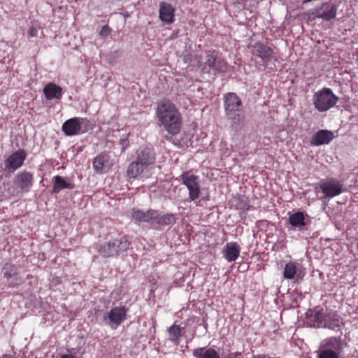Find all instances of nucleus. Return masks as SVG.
Here are the masks:
<instances>
[{
  "label": "nucleus",
  "mask_w": 358,
  "mask_h": 358,
  "mask_svg": "<svg viewBox=\"0 0 358 358\" xmlns=\"http://www.w3.org/2000/svg\"><path fill=\"white\" fill-rule=\"evenodd\" d=\"M253 51L259 58H261L264 65L268 64V63L271 60L273 55V51L270 47L260 42L256 43L253 45Z\"/></svg>",
  "instance_id": "16"
},
{
  "label": "nucleus",
  "mask_w": 358,
  "mask_h": 358,
  "mask_svg": "<svg viewBox=\"0 0 358 358\" xmlns=\"http://www.w3.org/2000/svg\"><path fill=\"white\" fill-rule=\"evenodd\" d=\"M129 242L124 237L115 238L100 245L99 254L103 257H111L127 250Z\"/></svg>",
  "instance_id": "5"
},
{
  "label": "nucleus",
  "mask_w": 358,
  "mask_h": 358,
  "mask_svg": "<svg viewBox=\"0 0 358 358\" xmlns=\"http://www.w3.org/2000/svg\"><path fill=\"white\" fill-rule=\"evenodd\" d=\"M241 357V352H231L224 356V358H240Z\"/></svg>",
  "instance_id": "34"
},
{
  "label": "nucleus",
  "mask_w": 358,
  "mask_h": 358,
  "mask_svg": "<svg viewBox=\"0 0 358 358\" xmlns=\"http://www.w3.org/2000/svg\"><path fill=\"white\" fill-rule=\"evenodd\" d=\"M55 184L52 189V193H59L63 189H73V185L71 183H67L62 177L56 176L55 178Z\"/></svg>",
  "instance_id": "26"
},
{
  "label": "nucleus",
  "mask_w": 358,
  "mask_h": 358,
  "mask_svg": "<svg viewBox=\"0 0 358 358\" xmlns=\"http://www.w3.org/2000/svg\"><path fill=\"white\" fill-rule=\"evenodd\" d=\"M343 346L341 339L329 337L323 340L317 351V358H341Z\"/></svg>",
  "instance_id": "3"
},
{
  "label": "nucleus",
  "mask_w": 358,
  "mask_h": 358,
  "mask_svg": "<svg viewBox=\"0 0 358 358\" xmlns=\"http://www.w3.org/2000/svg\"><path fill=\"white\" fill-rule=\"evenodd\" d=\"M309 326L314 328L334 329L338 327V318L335 314L324 315L320 311H317L310 319Z\"/></svg>",
  "instance_id": "8"
},
{
  "label": "nucleus",
  "mask_w": 358,
  "mask_h": 358,
  "mask_svg": "<svg viewBox=\"0 0 358 358\" xmlns=\"http://www.w3.org/2000/svg\"><path fill=\"white\" fill-rule=\"evenodd\" d=\"M4 277L9 278L15 273V268L12 265H6L3 268Z\"/></svg>",
  "instance_id": "30"
},
{
  "label": "nucleus",
  "mask_w": 358,
  "mask_h": 358,
  "mask_svg": "<svg viewBox=\"0 0 358 358\" xmlns=\"http://www.w3.org/2000/svg\"><path fill=\"white\" fill-rule=\"evenodd\" d=\"M318 187L325 197L330 199L345 192L343 182L335 178H329L321 180Z\"/></svg>",
  "instance_id": "7"
},
{
  "label": "nucleus",
  "mask_w": 358,
  "mask_h": 358,
  "mask_svg": "<svg viewBox=\"0 0 358 358\" xmlns=\"http://www.w3.org/2000/svg\"><path fill=\"white\" fill-rule=\"evenodd\" d=\"M194 358H221L220 353L213 348H197L192 352Z\"/></svg>",
  "instance_id": "22"
},
{
  "label": "nucleus",
  "mask_w": 358,
  "mask_h": 358,
  "mask_svg": "<svg viewBox=\"0 0 358 358\" xmlns=\"http://www.w3.org/2000/svg\"><path fill=\"white\" fill-rule=\"evenodd\" d=\"M305 269L303 266L295 262H289L285 265L283 277L285 279L291 280L295 277L297 279H302L305 275Z\"/></svg>",
  "instance_id": "13"
},
{
  "label": "nucleus",
  "mask_w": 358,
  "mask_h": 358,
  "mask_svg": "<svg viewBox=\"0 0 358 358\" xmlns=\"http://www.w3.org/2000/svg\"><path fill=\"white\" fill-rule=\"evenodd\" d=\"M155 222L162 226L173 224L176 222V217L171 213L160 216L157 213V217L155 218Z\"/></svg>",
  "instance_id": "27"
},
{
  "label": "nucleus",
  "mask_w": 358,
  "mask_h": 358,
  "mask_svg": "<svg viewBox=\"0 0 358 358\" xmlns=\"http://www.w3.org/2000/svg\"><path fill=\"white\" fill-rule=\"evenodd\" d=\"M60 358H76V357L73 355H63L61 356Z\"/></svg>",
  "instance_id": "35"
},
{
  "label": "nucleus",
  "mask_w": 358,
  "mask_h": 358,
  "mask_svg": "<svg viewBox=\"0 0 358 358\" xmlns=\"http://www.w3.org/2000/svg\"><path fill=\"white\" fill-rule=\"evenodd\" d=\"M155 115L169 134L176 135L180 133L182 127L181 115L171 101L161 100L157 104Z\"/></svg>",
  "instance_id": "1"
},
{
  "label": "nucleus",
  "mask_w": 358,
  "mask_h": 358,
  "mask_svg": "<svg viewBox=\"0 0 358 358\" xmlns=\"http://www.w3.org/2000/svg\"><path fill=\"white\" fill-rule=\"evenodd\" d=\"M306 217H308L303 212L298 211L293 214H289V224L291 225V229H301L306 227Z\"/></svg>",
  "instance_id": "19"
},
{
  "label": "nucleus",
  "mask_w": 358,
  "mask_h": 358,
  "mask_svg": "<svg viewBox=\"0 0 358 358\" xmlns=\"http://www.w3.org/2000/svg\"><path fill=\"white\" fill-rule=\"evenodd\" d=\"M236 209L240 211V213H246L250 208V206L245 201L241 199L238 203L236 204Z\"/></svg>",
  "instance_id": "29"
},
{
  "label": "nucleus",
  "mask_w": 358,
  "mask_h": 358,
  "mask_svg": "<svg viewBox=\"0 0 358 358\" xmlns=\"http://www.w3.org/2000/svg\"><path fill=\"white\" fill-rule=\"evenodd\" d=\"M32 182L33 176L29 172L24 171L17 176L16 183L22 189L29 188L32 185Z\"/></svg>",
  "instance_id": "24"
},
{
  "label": "nucleus",
  "mask_w": 358,
  "mask_h": 358,
  "mask_svg": "<svg viewBox=\"0 0 358 358\" xmlns=\"http://www.w3.org/2000/svg\"><path fill=\"white\" fill-rule=\"evenodd\" d=\"M127 313V308L124 306L115 307L104 317L103 321L112 328H116L126 319Z\"/></svg>",
  "instance_id": "10"
},
{
  "label": "nucleus",
  "mask_w": 358,
  "mask_h": 358,
  "mask_svg": "<svg viewBox=\"0 0 358 358\" xmlns=\"http://www.w3.org/2000/svg\"><path fill=\"white\" fill-rule=\"evenodd\" d=\"M43 94L48 100L61 99L63 94L62 88L55 83H50L43 88Z\"/></svg>",
  "instance_id": "21"
},
{
  "label": "nucleus",
  "mask_w": 358,
  "mask_h": 358,
  "mask_svg": "<svg viewBox=\"0 0 358 358\" xmlns=\"http://www.w3.org/2000/svg\"><path fill=\"white\" fill-rule=\"evenodd\" d=\"M180 178L182 184L188 189L189 200L193 201L199 199L201 193L199 176L189 171H185L180 175Z\"/></svg>",
  "instance_id": "6"
},
{
  "label": "nucleus",
  "mask_w": 358,
  "mask_h": 358,
  "mask_svg": "<svg viewBox=\"0 0 358 358\" xmlns=\"http://www.w3.org/2000/svg\"><path fill=\"white\" fill-rule=\"evenodd\" d=\"M114 164V159L110 155L102 152L94 159L92 167L96 173L102 174L107 173Z\"/></svg>",
  "instance_id": "9"
},
{
  "label": "nucleus",
  "mask_w": 358,
  "mask_h": 358,
  "mask_svg": "<svg viewBox=\"0 0 358 358\" xmlns=\"http://www.w3.org/2000/svg\"><path fill=\"white\" fill-rule=\"evenodd\" d=\"M338 101L330 88L324 87L315 92L313 96V103L315 108L320 112L327 111L333 108Z\"/></svg>",
  "instance_id": "4"
},
{
  "label": "nucleus",
  "mask_w": 358,
  "mask_h": 358,
  "mask_svg": "<svg viewBox=\"0 0 358 358\" xmlns=\"http://www.w3.org/2000/svg\"><path fill=\"white\" fill-rule=\"evenodd\" d=\"M175 10L173 6L166 2H162L159 4V19L168 24L173 22Z\"/></svg>",
  "instance_id": "20"
},
{
  "label": "nucleus",
  "mask_w": 358,
  "mask_h": 358,
  "mask_svg": "<svg viewBox=\"0 0 358 358\" xmlns=\"http://www.w3.org/2000/svg\"><path fill=\"white\" fill-rule=\"evenodd\" d=\"M136 155V159L145 169L155 162L156 155L152 148H141L137 150Z\"/></svg>",
  "instance_id": "12"
},
{
  "label": "nucleus",
  "mask_w": 358,
  "mask_h": 358,
  "mask_svg": "<svg viewBox=\"0 0 358 358\" xmlns=\"http://www.w3.org/2000/svg\"><path fill=\"white\" fill-rule=\"evenodd\" d=\"M241 101L235 94L229 92L224 96V107L227 117L231 121V127L235 130L241 129V120L239 112Z\"/></svg>",
  "instance_id": "2"
},
{
  "label": "nucleus",
  "mask_w": 358,
  "mask_h": 358,
  "mask_svg": "<svg viewBox=\"0 0 358 358\" xmlns=\"http://www.w3.org/2000/svg\"><path fill=\"white\" fill-rule=\"evenodd\" d=\"M167 332L170 340L176 345H179L184 334V328L174 323L168 328Z\"/></svg>",
  "instance_id": "23"
},
{
  "label": "nucleus",
  "mask_w": 358,
  "mask_h": 358,
  "mask_svg": "<svg viewBox=\"0 0 358 358\" xmlns=\"http://www.w3.org/2000/svg\"><path fill=\"white\" fill-rule=\"evenodd\" d=\"M334 134L332 131L322 129L313 135L310 139V144L314 146L328 144L334 139Z\"/></svg>",
  "instance_id": "17"
},
{
  "label": "nucleus",
  "mask_w": 358,
  "mask_h": 358,
  "mask_svg": "<svg viewBox=\"0 0 358 358\" xmlns=\"http://www.w3.org/2000/svg\"><path fill=\"white\" fill-rule=\"evenodd\" d=\"M240 252L241 246L236 242L227 243L223 248V256L229 262L236 261L239 257Z\"/></svg>",
  "instance_id": "18"
},
{
  "label": "nucleus",
  "mask_w": 358,
  "mask_h": 358,
  "mask_svg": "<svg viewBox=\"0 0 358 358\" xmlns=\"http://www.w3.org/2000/svg\"><path fill=\"white\" fill-rule=\"evenodd\" d=\"M145 169V168L136 159L129 164L127 169V176L129 178H136Z\"/></svg>",
  "instance_id": "25"
},
{
  "label": "nucleus",
  "mask_w": 358,
  "mask_h": 358,
  "mask_svg": "<svg viewBox=\"0 0 358 358\" xmlns=\"http://www.w3.org/2000/svg\"><path fill=\"white\" fill-rule=\"evenodd\" d=\"M157 217V211L150 209L147 211H143L139 209H133L131 212V217L138 222H155V218Z\"/></svg>",
  "instance_id": "15"
},
{
  "label": "nucleus",
  "mask_w": 358,
  "mask_h": 358,
  "mask_svg": "<svg viewBox=\"0 0 358 358\" xmlns=\"http://www.w3.org/2000/svg\"><path fill=\"white\" fill-rule=\"evenodd\" d=\"M110 34V28L108 26H103L100 31V35L107 36Z\"/></svg>",
  "instance_id": "33"
},
{
  "label": "nucleus",
  "mask_w": 358,
  "mask_h": 358,
  "mask_svg": "<svg viewBox=\"0 0 358 358\" xmlns=\"http://www.w3.org/2000/svg\"><path fill=\"white\" fill-rule=\"evenodd\" d=\"M216 57L217 56L215 55L214 52L207 54L206 58V65H207L212 69L219 71L218 67L216 66Z\"/></svg>",
  "instance_id": "28"
},
{
  "label": "nucleus",
  "mask_w": 358,
  "mask_h": 358,
  "mask_svg": "<svg viewBox=\"0 0 358 358\" xmlns=\"http://www.w3.org/2000/svg\"><path fill=\"white\" fill-rule=\"evenodd\" d=\"M85 119L80 117H73L66 120L62 125V131L66 136H71L83 133L82 124Z\"/></svg>",
  "instance_id": "11"
},
{
  "label": "nucleus",
  "mask_w": 358,
  "mask_h": 358,
  "mask_svg": "<svg viewBox=\"0 0 358 358\" xmlns=\"http://www.w3.org/2000/svg\"><path fill=\"white\" fill-rule=\"evenodd\" d=\"M26 159V153L23 150H18L13 153L5 162V169L15 171L20 168Z\"/></svg>",
  "instance_id": "14"
},
{
  "label": "nucleus",
  "mask_w": 358,
  "mask_h": 358,
  "mask_svg": "<svg viewBox=\"0 0 358 358\" xmlns=\"http://www.w3.org/2000/svg\"><path fill=\"white\" fill-rule=\"evenodd\" d=\"M38 31V28L37 27L34 25L30 26L27 31L28 37H36L37 36Z\"/></svg>",
  "instance_id": "32"
},
{
  "label": "nucleus",
  "mask_w": 358,
  "mask_h": 358,
  "mask_svg": "<svg viewBox=\"0 0 358 358\" xmlns=\"http://www.w3.org/2000/svg\"><path fill=\"white\" fill-rule=\"evenodd\" d=\"M325 20H330L336 16V10L331 8L329 11H324L321 15Z\"/></svg>",
  "instance_id": "31"
}]
</instances>
